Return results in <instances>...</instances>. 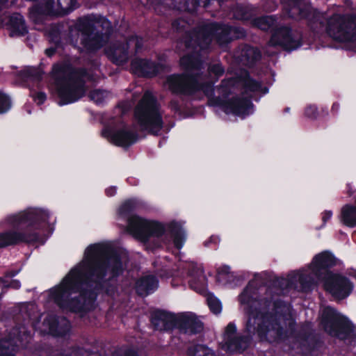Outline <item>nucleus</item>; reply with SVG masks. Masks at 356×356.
<instances>
[{"mask_svg":"<svg viewBox=\"0 0 356 356\" xmlns=\"http://www.w3.org/2000/svg\"><path fill=\"white\" fill-rule=\"evenodd\" d=\"M102 136L107 138L111 143L118 147L129 148L136 143L139 138V134L133 130L124 127L114 130L109 127H105L102 131Z\"/></svg>","mask_w":356,"mask_h":356,"instance_id":"nucleus-16","label":"nucleus"},{"mask_svg":"<svg viewBox=\"0 0 356 356\" xmlns=\"http://www.w3.org/2000/svg\"><path fill=\"white\" fill-rule=\"evenodd\" d=\"M254 24L264 31H270L277 27V18L273 15L261 16L254 19Z\"/></svg>","mask_w":356,"mask_h":356,"instance_id":"nucleus-35","label":"nucleus"},{"mask_svg":"<svg viewBox=\"0 0 356 356\" xmlns=\"http://www.w3.org/2000/svg\"><path fill=\"white\" fill-rule=\"evenodd\" d=\"M159 281L154 275H147L139 277L135 282V291L142 298L154 293L159 288Z\"/></svg>","mask_w":356,"mask_h":356,"instance_id":"nucleus-25","label":"nucleus"},{"mask_svg":"<svg viewBox=\"0 0 356 356\" xmlns=\"http://www.w3.org/2000/svg\"><path fill=\"white\" fill-rule=\"evenodd\" d=\"M69 31L70 35L74 31L80 35V43L87 53H95L106 44L112 26L105 17L90 14L79 17Z\"/></svg>","mask_w":356,"mask_h":356,"instance_id":"nucleus-6","label":"nucleus"},{"mask_svg":"<svg viewBox=\"0 0 356 356\" xmlns=\"http://www.w3.org/2000/svg\"><path fill=\"white\" fill-rule=\"evenodd\" d=\"M290 111V108L289 107H286L284 109V113H288Z\"/></svg>","mask_w":356,"mask_h":356,"instance_id":"nucleus-62","label":"nucleus"},{"mask_svg":"<svg viewBox=\"0 0 356 356\" xmlns=\"http://www.w3.org/2000/svg\"><path fill=\"white\" fill-rule=\"evenodd\" d=\"M269 44L272 47H280L285 51H291L302 45V35L289 26H277L273 29Z\"/></svg>","mask_w":356,"mask_h":356,"instance_id":"nucleus-11","label":"nucleus"},{"mask_svg":"<svg viewBox=\"0 0 356 356\" xmlns=\"http://www.w3.org/2000/svg\"><path fill=\"white\" fill-rule=\"evenodd\" d=\"M230 268L229 266H223L218 268V273L220 275H228L229 273Z\"/></svg>","mask_w":356,"mask_h":356,"instance_id":"nucleus-58","label":"nucleus"},{"mask_svg":"<svg viewBox=\"0 0 356 356\" xmlns=\"http://www.w3.org/2000/svg\"><path fill=\"white\" fill-rule=\"evenodd\" d=\"M252 282H248V285L243 290L238 296V300L241 305L248 306V318L244 328V332L250 336V343L252 339V337L257 334L261 341L271 342L268 339V332L271 330L270 323L268 324L264 321L257 323L259 317L261 315L259 308L253 307L252 303L255 302L256 289L252 287Z\"/></svg>","mask_w":356,"mask_h":356,"instance_id":"nucleus-8","label":"nucleus"},{"mask_svg":"<svg viewBox=\"0 0 356 356\" xmlns=\"http://www.w3.org/2000/svg\"><path fill=\"white\" fill-rule=\"evenodd\" d=\"M307 338H308V336L307 334H303L302 336H301V339L303 340V341H307Z\"/></svg>","mask_w":356,"mask_h":356,"instance_id":"nucleus-61","label":"nucleus"},{"mask_svg":"<svg viewBox=\"0 0 356 356\" xmlns=\"http://www.w3.org/2000/svg\"><path fill=\"white\" fill-rule=\"evenodd\" d=\"M60 356H71L69 354H61Z\"/></svg>","mask_w":356,"mask_h":356,"instance_id":"nucleus-63","label":"nucleus"},{"mask_svg":"<svg viewBox=\"0 0 356 356\" xmlns=\"http://www.w3.org/2000/svg\"><path fill=\"white\" fill-rule=\"evenodd\" d=\"M229 80L234 83L241 85L245 93L259 92L264 95L268 92V88L263 86L261 82L251 77L249 71L245 69L240 70Z\"/></svg>","mask_w":356,"mask_h":356,"instance_id":"nucleus-21","label":"nucleus"},{"mask_svg":"<svg viewBox=\"0 0 356 356\" xmlns=\"http://www.w3.org/2000/svg\"><path fill=\"white\" fill-rule=\"evenodd\" d=\"M11 107V100L6 94L0 92V113H6Z\"/></svg>","mask_w":356,"mask_h":356,"instance_id":"nucleus-47","label":"nucleus"},{"mask_svg":"<svg viewBox=\"0 0 356 356\" xmlns=\"http://www.w3.org/2000/svg\"><path fill=\"white\" fill-rule=\"evenodd\" d=\"M57 6L60 14L67 15L74 10L77 6V0H57Z\"/></svg>","mask_w":356,"mask_h":356,"instance_id":"nucleus-38","label":"nucleus"},{"mask_svg":"<svg viewBox=\"0 0 356 356\" xmlns=\"http://www.w3.org/2000/svg\"><path fill=\"white\" fill-rule=\"evenodd\" d=\"M44 72L38 67H28L19 72V76L24 79V81H32L34 83H40L43 78Z\"/></svg>","mask_w":356,"mask_h":356,"instance_id":"nucleus-34","label":"nucleus"},{"mask_svg":"<svg viewBox=\"0 0 356 356\" xmlns=\"http://www.w3.org/2000/svg\"><path fill=\"white\" fill-rule=\"evenodd\" d=\"M324 290L335 300H342L353 292L354 284L346 276L339 273H330L321 280Z\"/></svg>","mask_w":356,"mask_h":356,"instance_id":"nucleus-12","label":"nucleus"},{"mask_svg":"<svg viewBox=\"0 0 356 356\" xmlns=\"http://www.w3.org/2000/svg\"><path fill=\"white\" fill-rule=\"evenodd\" d=\"M19 273V270H7L4 275H5V277H8V278H12L15 276H16Z\"/></svg>","mask_w":356,"mask_h":356,"instance_id":"nucleus-59","label":"nucleus"},{"mask_svg":"<svg viewBox=\"0 0 356 356\" xmlns=\"http://www.w3.org/2000/svg\"><path fill=\"white\" fill-rule=\"evenodd\" d=\"M233 17L241 21H250L254 16L253 10L248 6L236 3L231 8Z\"/></svg>","mask_w":356,"mask_h":356,"instance_id":"nucleus-32","label":"nucleus"},{"mask_svg":"<svg viewBox=\"0 0 356 356\" xmlns=\"http://www.w3.org/2000/svg\"><path fill=\"white\" fill-rule=\"evenodd\" d=\"M124 270L117 250L102 243L90 244L85 250L83 260L50 291V297L63 311L87 314L95 309L99 295H111L112 282Z\"/></svg>","mask_w":356,"mask_h":356,"instance_id":"nucleus-1","label":"nucleus"},{"mask_svg":"<svg viewBox=\"0 0 356 356\" xmlns=\"http://www.w3.org/2000/svg\"><path fill=\"white\" fill-rule=\"evenodd\" d=\"M292 282L289 279L284 277H275L272 280L270 286L273 288L277 289L280 291H283L291 287Z\"/></svg>","mask_w":356,"mask_h":356,"instance_id":"nucleus-44","label":"nucleus"},{"mask_svg":"<svg viewBox=\"0 0 356 356\" xmlns=\"http://www.w3.org/2000/svg\"><path fill=\"white\" fill-rule=\"evenodd\" d=\"M216 31L213 32L214 39L220 45L228 44L232 42L230 25L220 22H211Z\"/></svg>","mask_w":356,"mask_h":356,"instance_id":"nucleus-30","label":"nucleus"},{"mask_svg":"<svg viewBox=\"0 0 356 356\" xmlns=\"http://www.w3.org/2000/svg\"><path fill=\"white\" fill-rule=\"evenodd\" d=\"M268 321L270 323L271 331L275 336L271 339V342L284 341L289 339L286 328H284L280 322V316H276L273 312H268Z\"/></svg>","mask_w":356,"mask_h":356,"instance_id":"nucleus-29","label":"nucleus"},{"mask_svg":"<svg viewBox=\"0 0 356 356\" xmlns=\"http://www.w3.org/2000/svg\"><path fill=\"white\" fill-rule=\"evenodd\" d=\"M11 334L14 335L13 339L19 343H22L24 341H28V339L31 338V332L28 331L24 326L14 327Z\"/></svg>","mask_w":356,"mask_h":356,"instance_id":"nucleus-39","label":"nucleus"},{"mask_svg":"<svg viewBox=\"0 0 356 356\" xmlns=\"http://www.w3.org/2000/svg\"><path fill=\"white\" fill-rule=\"evenodd\" d=\"M252 97H241L238 96L232 97L230 99L215 97L213 104L220 107L226 113H233L236 115H249L252 112L254 104L251 100Z\"/></svg>","mask_w":356,"mask_h":356,"instance_id":"nucleus-15","label":"nucleus"},{"mask_svg":"<svg viewBox=\"0 0 356 356\" xmlns=\"http://www.w3.org/2000/svg\"><path fill=\"white\" fill-rule=\"evenodd\" d=\"M108 95V92L102 89H95L90 92L89 97L94 101L96 104H102Z\"/></svg>","mask_w":356,"mask_h":356,"instance_id":"nucleus-43","label":"nucleus"},{"mask_svg":"<svg viewBox=\"0 0 356 356\" xmlns=\"http://www.w3.org/2000/svg\"><path fill=\"white\" fill-rule=\"evenodd\" d=\"M9 25L10 26V36H24L28 33L25 20L19 14L10 17Z\"/></svg>","mask_w":356,"mask_h":356,"instance_id":"nucleus-31","label":"nucleus"},{"mask_svg":"<svg viewBox=\"0 0 356 356\" xmlns=\"http://www.w3.org/2000/svg\"><path fill=\"white\" fill-rule=\"evenodd\" d=\"M134 117L141 131L153 136L160 135L164 124L161 105L152 92L144 93L135 108Z\"/></svg>","mask_w":356,"mask_h":356,"instance_id":"nucleus-7","label":"nucleus"},{"mask_svg":"<svg viewBox=\"0 0 356 356\" xmlns=\"http://www.w3.org/2000/svg\"><path fill=\"white\" fill-rule=\"evenodd\" d=\"M49 41H50V42H52L54 44V47H50L49 48H47L45 49L44 53L47 57L50 58L56 54L57 49L62 47L63 43H62L60 37L59 36L58 34L56 35V34L52 33L51 35V39Z\"/></svg>","mask_w":356,"mask_h":356,"instance_id":"nucleus-41","label":"nucleus"},{"mask_svg":"<svg viewBox=\"0 0 356 356\" xmlns=\"http://www.w3.org/2000/svg\"><path fill=\"white\" fill-rule=\"evenodd\" d=\"M332 216V212L331 211H325L322 213V220L323 222V225H325V223L331 218Z\"/></svg>","mask_w":356,"mask_h":356,"instance_id":"nucleus-55","label":"nucleus"},{"mask_svg":"<svg viewBox=\"0 0 356 356\" xmlns=\"http://www.w3.org/2000/svg\"><path fill=\"white\" fill-rule=\"evenodd\" d=\"M0 282L3 284V288L6 289H19L21 287V283L18 280H12L8 282L4 278L0 277Z\"/></svg>","mask_w":356,"mask_h":356,"instance_id":"nucleus-48","label":"nucleus"},{"mask_svg":"<svg viewBox=\"0 0 356 356\" xmlns=\"http://www.w3.org/2000/svg\"><path fill=\"white\" fill-rule=\"evenodd\" d=\"M17 0H0V10H1L3 8L8 7V3L14 4Z\"/></svg>","mask_w":356,"mask_h":356,"instance_id":"nucleus-57","label":"nucleus"},{"mask_svg":"<svg viewBox=\"0 0 356 356\" xmlns=\"http://www.w3.org/2000/svg\"><path fill=\"white\" fill-rule=\"evenodd\" d=\"M230 35L232 42L236 40L245 38L246 37V31L242 27L230 25Z\"/></svg>","mask_w":356,"mask_h":356,"instance_id":"nucleus-45","label":"nucleus"},{"mask_svg":"<svg viewBox=\"0 0 356 356\" xmlns=\"http://www.w3.org/2000/svg\"><path fill=\"white\" fill-rule=\"evenodd\" d=\"M192 273L193 277L189 281L191 288L200 293H203L207 285V278L204 275L203 270L198 268L195 272L196 275H193V272Z\"/></svg>","mask_w":356,"mask_h":356,"instance_id":"nucleus-33","label":"nucleus"},{"mask_svg":"<svg viewBox=\"0 0 356 356\" xmlns=\"http://www.w3.org/2000/svg\"><path fill=\"white\" fill-rule=\"evenodd\" d=\"M214 31L216 29L211 23L206 24L185 31L179 40L186 49L200 52L210 48L211 41L214 39Z\"/></svg>","mask_w":356,"mask_h":356,"instance_id":"nucleus-10","label":"nucleus"},{"mask_svg":"<svg viewBox=\"0 0 356 356\" xmlns=\"http://www.w3.org/2000/svg\"><path fill=\"white\" fill-rule=\"evenodd\" d=\"M112 356H140L138 351L128 346H122L120 348L115 350Z\"/></svg>","mask_w":356,"mask_h":356,"instance_id":"nucleus-42","label":"nucleus"},{"mask_svg":"<svg viewBox=\"0 0 356 356\" xmlns=\"http://www.w3.org/2000/svg\"><path fill=\"white\" fill-rule=\"evenodd\" d=\"M132 73L138 77L150 79L156 76L163 65L148 58H136L131 62Z\"/></svg>","mask_w":356,"mask_h":356,"instance_id":"nucleus-20","label":"nucleus"},{"mask_svg":"<svg viewBox=\"0 0 356 356\" xmlns=\"http://www.w3.org/2000/svg\"><path fill=\"white\" fill-rule=\"evenodd\" d=\"M49 212L42 209H29L8 216L6 222L12 227L0 232V249L20 244L44 243L42 232L49 223Z\"/></svg>","mask_w":356,"mask_h":356,"instance_id":"nucleus-3","label":"nucleus"},{"mask_svg":"<svg viewBox=\"0 0 356 356\" xmlns=\"http://www.w3.org/2000/svg\"><path fill=\"white\" fill-rule=\"evenodd\" d=\"M143 206L136 198L125 200L119 207L118 213L122 218L127 219L128 232L139 241L146 243L150 238H160L166 232L173 239L176 249L181 250L186 241V235L181 225L175 220L166 225L157 220H146L138 215H133Z\"/></svg>","mask_w":356,"mask_h":356,"instance_id":"nucleus-2","label":"nucleus"},{"mask_svg":"<svg viewBox=\"0 0 356 356\" xmlns=\"http://www.w3.org/2000/svg\"><path fill=\"white\" fill-rule=\"evenodd\" d=\"M261 58V52L257 47L244 44L238 55L239 62L249 68L253 67Z\"/></svg>","mask_w":356,"mask_h":356,"instance_id":"nucleus-26","label":"nucleus"},{"mask_svg":"<svg viewBox=\"0 0 356 356\" xmlns=\"http://www.w3.org/2000/svg\"><path fill=\"white\" fill-rule=\"evenodd\" d=\"M339 110V104L338 102L333 103L332 108H331V112L333 115H335L338 113Z\"/></svg>","mask_w":356,"mask_h":356,"instance_id":"nucleus-60","label":"nucleus"},{"mask_svg":"<svg viewBox=\"0 0 356 356\" xmlns=\"http://www.w3.org/2000/svg\"><path fill=\"white\" fill-rule=\"evenodd\" d=\"M187 23L181 18H177L171 23V29L176 33H185Z\"/></svg>","mask_w":356,"mask_h":356,"instance_id":"nucleus-46","label":"nucleus"},{"mask_svg":"<svg viewBox=\"0 0 356 356\" xmlns=\"http://www.w3.org/2000/svg\"><path fill=\"white\" fill-rule=\"evenodd\" d=\"M229 95V92H226V96H227Z\"/></svg>","mask_w":356,"mask_h":356,"instance_id":"nucleus-64","label":"nucleus"},{"mask_svg":"<svg viewBox=\"0 0 356 356\" xmlns=\"http://www.w3.org/2000/svg\"><path fill=\"white\" fill-rule=\"evenodd\" d=\"M216 82H214L212 80H209L207 81H197L195 79H193V84L191 90H188L186 92L181 95L182 96L191 97L195 95L198 92H202L204 95L208 98L209 105L213 106H217L213 104V99L215 97H220V96H215L214 90L215 87L214 84Z\"/></svg>","mask_w":356,"mask_h":356,"instance_id":"nucleus-24","label":"nucleus"},{"mask_svg":"<svg viewBox=\"0 0 356 356\" xmlns=\"http://www.w3.org/2000/svg\"><path fill=\"white\" fill-rule=\"evenodd\" d=\"M220 242V238L218 236L212 235L209 239L204 242V245L207 248H216L217 245Z\"/></svg>","mask_w":356,"mask_h":356,"instance_id":"nucleus-51","label":"nucleus"},{"mask_svg":"<svg viewBox=\"0 0 356 356\" xmlns=\"http://www.w3.org/2000/svg\"><path fill=\"white\" fill-rule=\"evenodd\" d=\"M297 323L294 318H290L287 327L286 328L289 338L294 337L296 334Z\"/></svg>","mask_w":356,"mask_h":356,"instance_id":"nucleus-50","label":"nucleus"},{"mask_svg":"<svg viewBox=\"0 0 356 356\" xmlns=\"http://www.w3.org/2000/svg\"><path fill=\"white\" fill-rule=\"evenodd\" d=\"M202 70L193 72H183L182 73H175L168 76L166 83L169 90L172 95H181L191 90L192 87L193 79L197 81H200V79L202 76Z\"/></svg>","mask_w":356,"mask_h":356,"instance_id":"nucleus-13","label":"nucleus"},{"mask_svg":"<svg viewBox=\"0 0 356 356\" xmlns=\"http://www.w3.org/2000/svg\"><path fill=\"white\" fill-rule=\"evenodd\" d=\"M179 314L158 309L154 312L151 318V323L155 330L172 332L174 330H179Z\"/></svg>","mask_w":356,"mask_h":356,"instance_id":"nucleus-19","label":"nucleus"},{"mask_svg":"<svg viewBox=\"0 0 356 356\" xmlns=\"http://www.w3.org/2000/svg\"><path fill=\"white\" fill-rule=\"evenodd\" d=\"M207 305L210 311L214 314H218L222 311V305L218 298L213 293H209L207 298Z\"/></svg>","mask_w":356,"mask_h":356,"instance_id":"nucleus-40","label":"nucleus"},{"mask_svg":"<svg viewBox=\"0 0 356 356\" xmlns=\"http://www.w3.org/2000/svg\"><path fill=\"white\" fill-rule=\"evenodd\" d=\"M299 15L307 21V26L314 33L325 31L335 41L356 42V14L334 13L325 19L318 10L305 6L299 8Z\"/></svg>","mask_w":356,"mask_h":356,"instance_id":"nucleus-4","label":"nucleus"},{"mask_svg":"<svg viewBox=\"0 0 356 356\" xmlns=\"http://www.w3.org/2000/svg\"><path fill=\"white\" fill-rule=\"evenodd\" d=\"M225 70L222 63L209 64L207 67V77L214 82H218L225 74Z\"/></svg>","mask_w":356,"mask_h":356,"instance_id":"nucleus-36","label":"nucleus"},{"mask_svg":"<svg viewBox=\"0 0 356 356\" xmlns=\"http://www.w3.org/2000/svg\"><path fill=\"white\" fill-rule=\"evenodd\" d=\"M169 106L175 113H179L181 111V106L178 99H172L169 103Z\"/></svg>","mask_w":356,"mask_h":356,"instance_id":"nucleus-54","label":"nucleus"},{"mask_svg":"<svg viewBox=\"0 0 356 356\" xmlns=\"http://www.w3.org/2000/svg\"><path fill=\"white\" fill-rule=\"evenodd\" d=\"M44 324L48 327L49 333L55 337L67 335L71 329L70 321L63 317L60 320L57 315H48L44 320Z\"/></svg>","mask_w":356,"mask_h":356,"instance_id":"nucleus-23","label":"nucleus"},{"mask_svg":"<svg viewBox=\"0 0 356 356\" xmlns=\"http://www.w3.org/2000/svg\"><path fill=\"white\" fill-rule=\"evenodd\" d=\"M50 76L56 87L60 106L74 103L85 96L86 79L88 76L86 68L61 60L53 64Z\"/></svg>","mask_w":356,"mask_h":356,"instance_id":"nucleus-5","label":"nucleus"},{"mask_svg":"<svg viewBox=\"0 0 356 356\" xmlns=\"http://www.w3.org/2000/svg\"><path fill=\"white\" fill-rule=\"evenodd\" d=\"M321 324L324 331L330 337L349 343L356 341L355 326L346 316L334 307L327 306L323 312Z\"/></svg>","mask_w":356,"mask_h":356,"instance_id":"nucleus-9","label":"nucleus"},{"mask_svg":"<svg viewBox=\"0 0 356 356\" xmlns=\"http://www.w3.org/2000/svg\"><path fill=\"white\" fill-rule=\"evenodd\" d=\"M341 264V261L332 252L324 250L314 257L309 268L312 274L318 280H321L327 274L334 273L331 269L340 266Z\"/></svg>","mask_w":356,"mask_h":356,"instance_id":"nucleus-14","label":"nucleus"},{"mask_svg":"<svg viewBox=\"0 0 356 356\" xmlns=\"http://www.w3.org/2000/svg\"><path fill=\"white\" fill-rule=\"evenodd\" d=\"M109 60L117 65L126 63L129 59L128 43H119L113 44L106 51Z\"/></svg>","mask_w":356,"mask_h":356,"instance_id":"nucleus-27","label":"nucleus"},{"mask_svg":"<svg viewBox=\"0 0 356 356\" xmlns=\"http://www.w3.org/2000/svg\"><path fill=\"white\" fill-rule=\"evenodd\" d=\"M33 100L39 105L43 104L47 99V95L44 92H38L33 95Z\"/></svg>","mask_w":356,"mask_h":356,"instance_id":"nucleus-53","label":"nucleus"},{"mask_svg":"<svg viewBox=\"0 0 356 356\" xmlns=\"http://www.w3.org/2000/svg\"><path fill=\"white\" fill-rule=\"evenodd\" d=\"M237 329L234 323L230 322L225 327L224 339L227 350L230 353H242L250 346V336L236 337Z\"/></svg>","mask_w":356,"mask_h":356,"instance_id":"nucleus-18","label":"nucleus"},{"mask_svg":"<svg viewBox=\"0 0 356 356\" xmlns=\"http://www.w3.org/2000/svg\"><path fill=\"white\" fill-rule=\"evenodd\" d=\"M0 356H16L10 351L9 347L6 346L5 341L0 340Z\"/></svg>","mask_w":356,"mask_h":356,"instance_id":"nucleus-52","label":"nucleus"},{"mask_svg":"<svg viewBox=\"0 0 356 356\" xmlns=\"http://www.w3.org/2000/svg\"><path fill=\"white\" fill-rule=\"evenodd\" d=\"M249 282H252V287L256 289L255 292V302L252 303L253 307H257L260 309H262L265 311V316L268 318V312H273L276 316L282 317L284 316L282 310L286 307V302L279 298L274 294L270 293L269 296L264 297L262 298H258V287L256 285L254 280H250Z\"/></svg>","mask_w":356,"mask_h":356,"instance_id":"nucleus-17","label":"nucleus"},{"mask_svg":"<svg viewBox=\"0 0 356 356\" xmlns=\"http://www.w3.org/2000/svg\"><path fill=\"white\" fill-rule=\"evenodd\" d=\"M117 188L115 186H110L105 190V193L108 197L114 196L116 194Z\"/></svg>","mask_w":356,"mask_h":356,"instance_id":"nucleus-56","label":"nucleus"},{"mask_svg":"<svg viewBox=\"0 0 356 356\" xmlns=\"http://www.w3.org/2000/svg\"><path fill=\"white\" fill-rule=\"evenodd\" d=\"M179 65L184 72L200 71L203 69L204 62L200 52L192 50L180 58Z\"/></svg>","mask_w":356,"mask_h":356,"instance_id":"nucleus-28","label":"nucleus"},{"mask_svg":"<svg viewBox=\"0 0 356 356\" xmlns=\"http://www.w3.org/2000/svg\"><path fill=\"white\" fill-rule=\"evenodd\" d=\"M305 115L311 119H316L318 116V108L316 105H309L305 108Z\"/></svg>","mask_w":356,"mask_h":356,"instance_id":"nucleus-49","label":"nucleus"},{"mask_svg":"<svg viewBox=\"0 0 356 356\" xmlns=\"http://www.w3.org/2000/svg\"><path fill=\"white\" fill-rule=\"evenodd\" d=\"M179 331L182 334H197L202 332L204 323L193 312L179 313Z\"/></svg>","mask_w":356,"mask_h":356,"instance_id":"nucleus-22","label":"nucleus"},{"mask_svg":"<svg viewBox=\"0 0 356 356\" xmlns=\"http://www.w3.org/2000/svg\"><path fill=\"white\" fill-rule=\"evenodd\" d=\"M298 282L300 284L301 290L303 292L311 291L315 285V281L313 277L305 273L298 274Z\"/></svg>","mask_w":356,"mask_h":356,"instance_id":"nucleus-37","label":"nucleus"}]
</instances>
